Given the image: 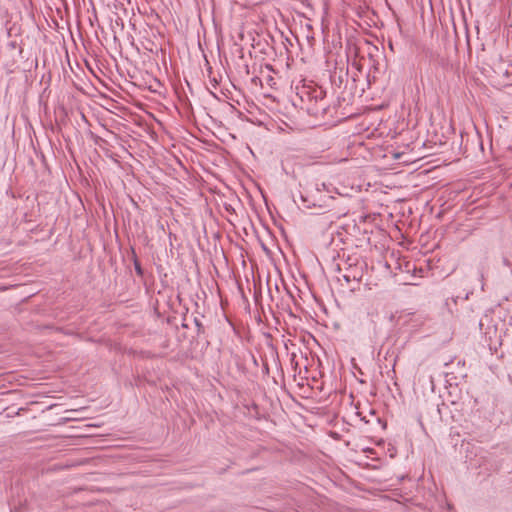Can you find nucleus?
<instances>
[{
    "label": "nucleus",
    "mask_w": 512,
    "mask_h": 512,
    "mask_svg": "<svg viewBox=\"0 0 512 512\" xmlns=\"http://www.w3.org/2000/svg\"><path fill=\"white\" fill-rule=\"evenodd\" d=\"M302 102V109L315 117H324L329 108L326 93L320 87H302L298 93Z\"/></svg>",
    "instance_id": "nucleus-1"
},
{
    "label": "nucleus",
    "mask_w": 512,
    "mask_h": 512,
    "mask_svg": "<svg viewBox=\"0 0 512 512\" xmlns=\"http://www.w3.org/2000/svg\"><path fill=\"white\" fill-rule=\"evenodd\" d=\"M342 277L347 284H350L352 282H355L356 284H358L361 279V273H357V272L344 273L342 275Z\"/></svg>",
    "instance_id": "nucleus-2"
},
{
    "label": "nucleus",
    "mask_w": 512,
    "mask_h": 512,
    "mask_svg": "<svg viewBox=\"0 0 512 512\" xmlns=\"http://www.w3.org/2000/svg\"><path fill=\"white\" fill-rule=\"evenodd\" d=\"M134 265H135V271H136V273H137L138 275L142 276V275H143V270H142V268H141L140 264H139L137 261H135Z\"/></svg>",
    "instance_id": "nucleus-3"
},
{
    "label": "nucleus",
    "mask_w": 512,
    "mask_h": 512,
    "mask_svg": "<svg viewBox=\"0 0 512 512\" xmlns=\"http://www.w3.org/2000/svg\"><path fill=\"white\" fill-rule=\"evenodd\" d=\"M195 323H196V326L198 327V329H200L202 327V324L198 320H195Z\"/></svg>",
    "instance_id": "nucleus-4"
}]
</instances>
